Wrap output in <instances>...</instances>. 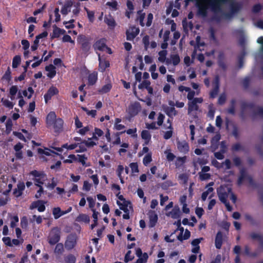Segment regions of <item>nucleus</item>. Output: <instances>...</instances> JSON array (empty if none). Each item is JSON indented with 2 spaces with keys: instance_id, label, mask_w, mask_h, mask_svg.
Listing matches in <instances>:
<instances>
[{
  "instance_id": "1",
  "label": "nucleus",
  "mask_w": 263,
  "mask_h": 263,
  "mask_svg": "<svg viewBox=\"0 0 263 263\" xmlns=\"http://www.w3.org/2000/svg\"><path fill=\"white\" fill-rule=\"evenodd\" d=\"M217 193L220 201L224 204L228 211H232L233 208L227 201V199L230 197L233 202L235 203L237 197L232 192L231 188L227 185H221L217 189Z\"/></svg>"
},
{
  "instance_id": "2",
  "label": "nucleus",
  "mask_w": 263,
  "mask_h": 263,
  "mask_svg": "<svg viewBox=\"0 0 263 263\" xmlns=\"http://www.w3.org/2000/svg\"><path fill=\"white\" fill-rule=\"evenodd\" d=\"M46 123L48 127L53 125L55 132H60L63 129V121L61 118L56 119L54 112L51 111L48 114L46 118Z\"/></svg>"
},
{
  "instance_id": "3",
  "label": "nucleus",
  "mask_w": 263,
  "mask_h": 263,
  "mask_svg": "<svg viewBox=\"0 0 263 263\" xmlns=\"http://www.w3.org/2000/svg\"><path fill=\"white\" fill-rule=\"evenodd\" d=\"M228 3H230V11L229 12L223 13V14L224 17L227 19H230L231 17H232L236 13L238 12V11L241 9L242 7V5L241 3L236 2H234V0H230L222 5V9L221 11L216 13L215 14H216L222 12L223 6Z\"/></svg>"
},
{
  "instance_id": "4",
  "label": "nucleus",
  "mask_w": 263,
  "mask_h": 263,
  "mask_svg": "<svg viewBox=\"0 0 263 263\" xmlns=\"http://www.w3.org/2000/svg\"><path fill=\"white\" fill-rule=\"evenodd\" d=\"M60 239V231L58 228H54L51 230L49 236V243L53 245Z\"/></svg>"
},
{
  "instance_id": "5",
  "label": "nucleus",
  "mask_w": 263,
  "mask_h": 263,
  "mask_svg": "<svg viewBox=\"0 0 263 263\" xmlns=\"http://www.w3.org/2000/svg\"><path fill=\"white\" fill-rule=\"evenodd\" d=\"M77 240V236L76 234H70L67 238L65 242V247L67 250L72 249L76 246Z\"/></svg>"
},
{
  "instance_id": "6",
  "label": "nucleus",
  "mask_w": 263,
  "mask_h": 263,
  "mask_svg": "<svg viewBox=\"0 0 263 263\" xmlns=\"http://www.w3.org/2000/svg\"><path fill=\"white\" fill-rule=\"evenodd\" d=\"M240 175L238 180V184L239 185H240L243 180L245 179L248 180L250 183H252V179L251 177L248 175L246 170L244 168L240 169Z\"/></svg>"
},
{
  "instance_id": "7",
  "label": "nucleus",
  "mask_w": 263,
  "mask_h": 263,
  "mask_svg": "<svg viewBox=\"0 0 263 263\" xmlns=\"http://www.w3.org/2000/svg\"><path fill=\"white\" fill-rule=\"evenodd\" d=\"M139 33V29L135 27L131 28L126 31V37L127 40H133Z\"/></svg>"
},
{
  "instance_id": "8",
  "label": "nucleus",
  "mask_w": 263,
  "mask_h": 263,
  "mask_svg": "<svg viewBox=\"0 0 263 263\" xmlns=\"http://www.w3.org/2000/svg\"><path fill=\"white\" fill-rule=\"evenodd\" d=\"M141 107L140 103L138 102H135L129 106L128 112L131 116H134L138 113Z\"/></svg>"
},
{
  "instance_id": "9",
  "label": "nucleus",
  "mask_w": 263,
  "mask_h": 263,
  "mask_svg": "<svg viewBox=\"0 0 263 263\" xmlns=\"http://www.w3.org/2000/svg\"><path fill=\"white\" fill-rule=\"evenodd\" d=\"M117 204L120 206V209L125 213H129L130 211L133 210L132 204L129 201H125L124 202L122 203L118 201Z\"/></svg>"
},
{
  "instance_id": "10",
  "label": "nucleus",
  "mask_w": 263,
  "mask_h": 263,
  "mask_svg": "<svg viewBox=\"0 0 263 263\" xmlns=\"http://www.w3.org/2000/svg\"><path fill=\"white\" fill-rule=\"evenodd\" d=\"M58 92L59 91L57 88L51 87L47 91V92L44 95L46 103L48 102V101L53 96L57 94Z\"/></svg>"
},
{
  "instance_id": "11",
  "label": "nucleus",
  "mask_w": 263,
  "mask_h": 263,
  "mask_svg": "<svg viewBox=\"0 0 263 263\" xmlns=\"http://www.w3.org/2000/svg\"><path fill=\"white\" fill-rule=\"evenodd\" d=\"M148 215L149 219V226L151 228L154 227L158 220L157 215L153 211H149L148 212Z\"/></svg>"
},
{
  "instance_id": "12",
  "label": "nucleus",
  "mask_w": 263,
  "mask_h": 263,
  "mask_svg": "<svg viewBox=\"0 0 263 263\" xmlns=\"http://www.w3.org/2000/svg\"><path fill=\"white\" fill-rule=\"evenodd\" d=\"M177 147L180 152L183 153H187L189 149L188 144L184 141H178Z\"/></svg>"
},
{
  "instance_id": "13",
  "label": "nucleus",
  "mask_w": 263,
  "mask_h": 263,
  "mask_svg": "<svg viewBox=\"0 0 263 263\" xmlns=\"http://www.w3.org/2000/svg\"><path fill=\"white\" fill-rule=\"evenodd\" d=\"M94 48L100 51H103L106 47L104 39H101L97 41L93 45Z\"/></svg>"
},
{
  "instance_id": "14",
  "label": "nucleus",
  "mask_w": 263,
  "mask_h": 263,
  "mask_svg": "<svg viewBox=\"0 0 263 263\" xmlns=\"http://www.w3.org/2000/svg\"><path fill=\"white\" fill-rule=\"evenodd\" d=\"M220 139V135L216 134L211 140V148L213 151L218 148V142Z\"/></svg>"
},
{
  "instance_id": "15",
  "label": "nucleus",
  "mask_w": 263,
  "mask_h": 263,
  "mask_svg": "<svg viewBox=\"0 0 263 263\" xmlns=\"http://www.w3.org/2000/svg\"><path fill=\"white\" fill-rule=\"evenodd\" d=\"M55 67L52 64L46 66L45 70L48 72L47 73V77L52 78L56 74V71L55 70Z\"/></svg>"
},
{
  "instance_id": "16",
  "label": "nucleus",
  "mask_w": 263,
  "mask_h": 263,
  "mask_svg": "<svg viewBox=\"0 0 263 263\" xmlns=\"http://www.w3.org/2000/svg\"><path fill=\"white\" fill-rule=\"evenodd\" d=\"M53 27V30L52 38L58 37L60 35L63 34L65 32L64 30L58 28L56 25H54Z\"/></svg>"
},
{
  "instance_id": "17",
  "label": "nucleus",
  "mask_w": 263,
  "mask_h": 263,
  "mask_svg": "<svg viewBox=\"0 0 263 263\" xmlns=\"http://www.w3.org/2000/svg\"><path fill=\"white\" fill-rule=\"evenodd\" d=\"M222 244V234L221 232H218L215 238V246L217 249H220Z\"/></svg>"
},
{
  "instance_id": "18",
  "label": "nucleus",
  "mask_w": 263,
  "mask_h": 263,
  "mask_svg": "<svg viewBox=\"0 0 263 263\" xmlns=\"http://www.w3.org/2000/svg\"><path fill=\"white\" fill-rule=\"evenodd\" d=\"M99 70L101 72H103L106 68L109 67V63L108 61L105 60H102L100 54H99Z\"/></svg>"
},
{
  "instance_id": "19",
  "label": "nucleus",
  "mask_w": 263,
  "mask_h": 263,
  "mask_svg": "<svg viewBox=\"0 0 263 263\" xmlns=\"http://www.w3.org/2000/svg\"><path fill=\"white\" fill-rule=\"evenodd\" d=\"M257 26L263 29V21H259L257 23ZM257 43L261 44L260 51L263 53V37H260L257 40Z\"/></svg>"
},
{
  "instance_id": "20",
  "label": "nucleus",
  "mask_w": 263,
  "mask_h": 263,
  "mask_svg": "<svg viewBox=\"0 0 263 263\" xmlns=\"http://www.w3.org/2000/svg\"><path fill=\"white\" fill-rule=\"evenodd\" d=\"M104 21L110 27L114 28L116 26V23L114 18L110 15L105 17Z\"/></svg>"
},
{
  "instance_id": "21",
  "label": "nucleus",
  "mask_w": 263,
  "mask_h": 263,
  "mask_svg": "<svg viewBox=\"0 0 263 263\" xmlns=\"http://www.w3.org/2000/svg\"><path fill=\"white\" fill-rule=\"evenodd\" d=\"M166 114L170 117H173L177 114V111L174 107H166L164 109Z\"/></svg>"
},
{
  "instance_id": "22",
  "label": "nucleus",
  "mask_w": 263,
  "mask_h": 263,
  "mask_svg": "<svg viewBox=\"0 0 263 263\" xmlns=\"http://www.w3.org/2000/svg\"><path fill=\"white\" fill-rule=\"evenodd\" d=\"M250 236L252 239L257 240L261 244L263 245V236H262L260 234L253 232L250 233Z\"/></svg>"
},
{
  "instance_id": "23",
  "label": "nucleus",
  "mask_w": 263,
  "mask_h": 263,
  "mask_svg": "<svg viewBox=\"0 0 263 263\" xmlns=\"http://www.w3.org/2000/svg\"><path fill=\"white\" fill-rule=\"evenodd\" d=\"M180 211L178 206H175V208L170 212V215L174 219L178 218L180 217Z\"/></svg>"
},
{
  "instance_id": "24",
  "label": "nucleus",
  "mask_w": 263,
  "mask_h": 263,
  "mask_svg": "<svg viewBox=\"0 0 263 263\" xmlns=\"http://www.w3.org/2000/svg\"><path fill=\"white\" fill-rule=\"evenodd\" d=\"M188 114H190L194 110H197L198 109V106L195 104L193 101H191L188 103Z\"/></svg>"
},
{
  "instance_id": "25",
  "label": "nucleus",
  "mask_w": 263,
  "mask_h": 263,
  "mask_svg": "<svg viewBox=\"0 0 263 263\" xmlns=\"http://www.w3.org/2000/svg\"><path fill=\"white\" fill-rule=\"evenodd\" d=\"M64 251L63 245L62 243H58L54 249V253L60 255H61Z\"/></svg>"
},
{
  "instance_id": "26",
  "label": "nucleus",
  "mask_w": 263,
  "mask_h": 263,
  "mask_svg": "<svg viewBox=\"0 0 263 263\" xmlns=\"http://www.w3.org/2000/svg\"><path fill=\"white\" fill-rule=\"evenodd\" d=\"M89 216L86 214H80L77 218V221L78 222H89Z\"/></svg>"
},
{
  "instance_id": "27",
  "label": "nucleus",
  "mask_w": 263,
  "mask_h": 263,
  "mask_svg": "<svg viewBox=\"0 0 263 263\" xmlns=\"http://www.w3.org/2000/svg\"><path fill=\"white\" fill-rule=\"evenodd\" d=\"M97 80V75L95 73H91L88 77V82L90 85H93Z\"/></svg>"
},
{
  "instance_id": "28",
  "label": "nucleus",
  "mask_w": 263,
  "mask_h": 263,
  "mask_svg": "<svg viewBox=\"0 0 263 263\" xmlns=\"http://www.w3.org/2000/svg\"><path fill=\"white\" fill-rule=\"evenodd\" d=\"M65 262L67 263H75L76 258L72 254H69L65 257Z\"/></svg>"
},
{
  "instance_id": "29",
  "label": "nucleus",
  "mask_w": 263,
  "mask_h": 263,
  "mask_svg": "<svg viewBox=\"0 0 263 263\" xmlns=\"http://www.w3.org/2000/svg\"><path fill=\"white\" fill-rule=\"evenodd\" d=\"M21 63V57L19 55H16L14 57L12 62V67L16 68Z\"/></svg>"
},
{
  "instance_id": "30",
  "label": "nucleus",
  "mask_w": 263,
  "mask_h": 263,
  "mask_svg": "<svg viewBox=\"0 0 263 263\" xmlns=\"http://www.w3.org/2000/svg\"><path fill=\"white\" fill-rule=\"evenodd\" d=\"M167 54L166 50H162L159 52V57L158 60L161 62H164L165 60L166 55Z\"/></svg>"
},
{
  "instance_id": "31",
  "label": "nucleus",
  "mask_w": 263,
  "mask_h": 263,
  "mask_svg": "<svg viewBox=\"0 0 263 263\" xmlns=\"http://www.w3.org/2000/svg\"><path fill=\"white\" fill-rule=\"evenodd\" d=\"M141 137L142 139L148 141L151 139V136L148 130H144L142 132Z\"/></svg>"
},
{
  "instance_id": "32",
  "label": "nucleus",
  "mask_w": 263,
  "mask_h": 263,
  "mask_svg": "<svg viewBox=\"0 0 263 263\" xmlns=\"http://www.w3.org/2000/svg\"><path fill=\"white\" fill-rule=\"evenodd\" d=\"M53 214L55 219L59 218L63 214L60 208H55L53 209Z\"/></svg>"
},
{
  "instance_id": "33",
  "label": "nucleus",
  "mask_w": 263,
  "mask_h": 263,
  "mask_svg": "<svg viewBox=\"0 0 263 263\" xmlns=\"http://www.w3.org/2000/svg\"><path fill=\"white\" fill-rule=\"evenodd\" d=\"M214 189L212 187H210L208 189V190L204 192L201 195V198L203 201H205L208 195L211 192L213 191Z\"/></svg>"
},
{
  "instance_id": "34",
  "label": "nucleus",
  "mask_w": 263,
  "mask_h": 263,
  "mask_svg": "<svg viewBox=\"0 0 263 263\" xmlns=\"http://www.w3.org/2000/svg\"><path fill=\"white\" fill-rule=\"evenodd\" d=\"M111 87V85L108 84L103 86L102 88L100 90H99V91L100 93H105L108 92L110 90Z\"/></svg>"
},
{
  "instance_id": "35",
  "label": "nucleus",
  "mask_w": 263,
  "mask_h": 263,
  "mask_svg": "<svg viewBox=\"0 0 263 263\" xmlns=\"http://www.w3.org/2000/svg\"><path fill=\"white\" fill-rule=\"evenodd\" d=\"M46 180V176H42V177H39V178H35L34 179V181L35 182V184H43Z\"/></svg>"
},
{
  "instance_id": "36",
  "label": "nucleus",
  "mask_w": 263,
  "mask_h": 263,
  "mask_svg": "<svg viewBox=\"0 0 263 263\" xmlns=\"http://www.w3.org/2000/svg\"><path fill=\"white\" fill-rule=\"evenodd\" d=\"M18 189V194L16 195V197H19L22 195V191L25 189V184L23 182H20L17 184Z\"/></svg>"
},
{
  "instance_id": "37",
  "label": "nucleus",
  "mask_w": 263,
  "mask_h": 263,
  "mask_svg": "<svg viewBox=\"0 0 263 263\" xmlns=\"http://www.w3.org/2000/svg\"><path fill=\"white\" fill-rule=\"evenodd\" d=\"M209 111L208 113V116L209 117L211 118V119H213L214 116V113H215V109L213 107V105L210 104L209 105Z\"/></svg>"
},
{
  "instance_id": "38",
  "label": "nucleus",
  "mask_w": 263,
  "mask_h": 263,
  "mask_svg": "<svg viewBox=\"0 0 263 263\" xmlns=\"http://www.w3.org/2000/svg\"><path fill=\"white\" fill-rule=\"evenodd\" d=\"M171 59L174 65H177L180 62V58L178 54L172 55Z\"/></svg>"
},
{
  "instance_id": "39",
  "label": "nucleus",
  "mask_w": 263,
  "mask_h": 263,
  "mask_svg": "<svg viewBox=\"0 0 263 263\" xmlns=\"http://www.w3.org/2000/svg\"><path fill=\"white\" fill-rule=\"evenodd\" d=\"M219 87L217 86H214L213 89L210 92V97L212 98H214L216 97L217 95L219 92Z\"/></svg>"
},
{
  "instance_id": "40",
  "label": "nucleus",
  "mask_w": 263,
  "mask_h": 263,
  "mask_svg": "<svg viewBox=\"0 0 263 263\" xmlns=\"http://www.w3.org/2000/svg\"><path fill=\"white\" fill-rule=\"evenodd\" d=\"M152 156L151 154L148 153L146 155L143 159V163L145 165H147L152 161Z\"/></svg>"
},
{
  "instance_id": "41",
  "label": "nucleus",
  "mask_w": 263,
  "mask_h": 263,
  "mask_svg": "<svg viewBox=\"0 0 263 263\" xmlns=\"http://www.w3.org/2000/svg\"><path fill=\"white\" fill-rule=\"evenodd\" d=\"M225 149H221V152L215 153V157L219 160L223 159L224 158L223 154L225 153Z\"/></svg>"
},
{
  "instance_id": "42",
  "label": "nucleus",
  "mask_w": 263,
  "mask_h": 263,
  "mask_svg": "<svg viewBox=\"0 0 263 263\" xmlns=\"http://www.w3.org/2000/svg\"><path fill=\"white\" fill-rule=\"evenodd\" d=\"M150 82L147 80H145L143 81V82L139 84L138 86V88L139 89H143L144 88L147 89L150 85Z\"/></svg>"
},
{
  "instance_id": "43",
  "label": "nucleus",
  "mask_w": 263,
  "mask_h": 263,
  "mask_svg": "<svg viewBox=\"0 0 263 263\" xmlns=\"http://www.w3.org/2000/svg\"><path fill=\"white\" fill-rule=\"evenodd\" d=\"M235 100L231 101V105L228 110V112L230 114L234 115L235 114Z\"/></svg>"
},
{
  "instance_id": "44",
  "label": "nucleus",
  "mask_w": 263,
  "mask_h": 263,
  "mask_svg": "<svg viewBox=\"0 0 263 263\" xmlns=\"http://www.w3.org/2000/svg\"><path fill=\"white\" fill-rule=\"evenodd\" d=\"M87 41H88V39L84 35H80L78 37V42L80 44H83V43H86Z\"/></svg>"
},
{
  "instance_id": "45",
  "label": "nucleus",
  "mask_w": 263,
  "mask_h": 263,
  "mask_svg": "<svg viewBox=\"0 0 263 263\" xmlns=\"http://www.w3.org/2000/svg\"><path fill=\"white\" fill-rule=\"evenodd\" d=\"M131 253V251H128L124 257V261L125 262H128L134 259V256L130 255Z\"/></svg>"
},
{
  "instance_id": "46",
  "label": "nucleus",
  "mask_w": 263,
  "mask_h": 263,
  "mask_svg": "<svg viewBox=\"0 0 263 263\" xmlns=\"http://www.w3.org/2000/svg\"><path fill=\"white\" fill-rule=\"evenodd\" d=\"M30 174L32 176H34L35 178H39L42 177V176H46V175L43 173L37 172L36 170L31 171L30 172Z\"/></svg>"
},
{
  "instance_id": "47",
  "label": "nucleus",
  "mask_w": 263,
  "mask_h": 263,
  "mask_svg": "<svg viewBox=\"0 0 263 263\" xmlns=\"http://www.w3.org/2000/svg\"><path fill=\"white\" fill-rule=\"evenodd\" d=\"M2 101L3 103V105H4L5 106H6L8 108H13V103L9 101V100H4V99H2Z\"/></svg>"
},
{
  "instance_id": "48",
  "label": "nucleus",
  "mask_w": 263,
  "mask_h": 263,
  "mask_svg": "<svg viewBox=\"0 0 263 263\" xmlns=\"http://www.w3.org/2000/svg\"><path fill=\"white\" fill-rule=\"evenodd\" d=\"M34 221H36V223L38 224L41 223L42 221V217L40 216L37 217L36 215H34L32 216V218L30 219V221L32 222Z\"/></svg>"
},
{
  "instance_id": "49",
  "label": "nucleus",
  "mask_w": 263,
  "mask_h": 263,
  "mask_svg": "<svg viewBox=\"0 0 263 263\" xmlns=\"http://www.w3.org/2000/svg\"><path fill=\"white\" fill-rule=\"evenodd\" d=\"M83 110L85 111L88 115L91 116L92 117H95L96 115V110H89L86 107H82Z\"/></svg>"
},
{
  "instance_id": "50",
  "label": "nucleus",
  "mask_w": 263,
  "mask_h": 263,
  "mask_svg": "<svg viewBox=\"0 0 263 263\" xmlns=\"http://www.w3.org/2000/svg\"><path fill=\"white\" fill-rule=\"evenodd\" d=\"M81 45V48L85 52L88 51L90 49V45L88 41L86 43H83Z\"/></svg>"
},
{
  "instance_id": "51",
  "label": "nucleus",
  "mask_w": 263,
  "mask_h": 263,
  "mask_svg": "<svg viewBox=\"0 0 263 263\" xmlns=\"http://www.w3.org/2000/svg\"><path fill=\"white\" fill-rule=\"evenodd\" d=\"M199 178L201 180H204L210 178V175L206 173H199Z\"/></svg>"
},
{
  "instance_id": "52",
  "label": "nucleus",
  "mask_w": 263,
  "mask_h": 263,
  "mask_svg": "<svg viewBox=\"0 0 263 263\" xmlns=\"http://www.w3.org/2000/svg\"><path fill=\"white\" fill-rule=\"evenodd\" d=\"M21 225L22 228H26L28 226V220L26 217H23L21 219Z\"/></svg>"
},
{
  "instance_id": "53",
  "label": "nucleus",
  "mask_w": 263,
  "mask_h": 263,
  "mask_svg": "<svg viewBox=\"0 0 263 263\" xmlns=\"http://www.w3.org/2000/svg\"><path fill=\"white\" fill-rule=\"evenodd\" d=\"M12 125L13 124L11 120L9 119L7 121L6 124V131H7L8 133H10V132L11 130Z\"/></svg>"
},
{
  "instance_id": "54",
  "label": "nucleus",
  "mask_w": 263,
  "mask_h": 263,
  "mask_svg": "<svg viewBox=\"0 0 263 263\" xmlns=\"http://www.w3.org/2000/svg\"><path fill=\"white\" fill-rule=\"evenodd\" d=\"M38 152L40 154H44L45 155L49 156L50 155V152H52L53 153H54V152L50 151V149H46L45 151L42 149V148H39L38 149ZM55 154H56L55 153Z\"/></svg>"
},
{
  "instance_id": "55",
  "label": "nucleus",
  "mask_w": 263,
  "mask_h": 263,
  "mask_svg": "<svg viewBox=\"0 0 263 263\" xmlns=\"http://www.w3.org/2000/svg\"><path fill=\"white\" fill-rule=\"evenodd\" d=\"M222 165H226V169L229 170L231 168V162L229 159H226L224 162L221 163Z\"/></svg>"
},
{
  "instance_id": "56",
  "label": "nucleus",
  "mask_w": 263,
  "mask_h": 263,
  "mask_svg": "<svg viewBox=\"0 0 263 263\" xmlns=\"http://www.w3.org/2000/svg\"><path fill=\"white\" fill-rule=\"evenodd\" d=\"M130 167L132 169V172H138L139 170L138 167V165L136 163H132L130 164Z\"/></svg>"
},
{
  "instance_id": "57",
  "label": "nucleus",
  "mask_w": 263,
  "mask_h": 263,
  "mask_svg": "<svg viewBox=\"0 0 263 263\" xmlns=\"http://www.w3.org/2000/svg\"><path fill=\"white\" fill-rule=\"evenodd\" d=\"M10 74H11V72H10V70L9 69V68H8V69L5 72V73L3 76V79L7 80L8 81H9L10 80V78H11Z\"/></svg>"
},
{
  "instance_id": "58",
  "label": "nucleus",
  "mask_w": 263,
  "mask_h": 263,
  "mask_svg": "<svg viewBox=\"0 0 263 263\" xmlns=\"http://www.w3.org/2000/svg\"><path fill=\"white\" fill-rule=\"evenodd\" d=\"M142 41H143V44H144L145 48L146 50L149 45V36L148 35L145 36L143 38Z\"/></svg>"
},
{
  "instance_id": "59",
  "label": "nucleus",
  "mask_w": 263,
  "mask_h": 263,
  "mask_svg": "<svg viewBox=\"0 0 263 263\" xmlns=\"http://www.w3.org/2000/svg\"><path fill=\"white\" fill-rule=\"evenodd\" d=\"M203 212L204 211L203 209L201 208H197L196 209L195 213L199 218H201V217L203 215Z\"/></svg>"
},
{
  "instance_id": "60",
  "label": "nucleus",
  "mask_w": 263,
  "mask_h": 263,
  "mask_svg": "<svg viewBox=\"0 0 263 263\" xmlns=\"http://www.w3.org/2000/svg\"><path fill=\"white\" fill-rule=\"evenodd\" d=\"M262 6L260 4H256L253 7V12L254 13L258 12L261 10Z\"/></svg>"
},
{
  "instance_id": "61",
  "label": "nucleus",
  "mask_w": 263,
  "mask_h": 263,
  "mask_svg": "<svg viewBox=\"0 0 263 263\" xmlns=\"http://www.w3.org/2000/svg\"><path fill=\"white\" fill-rule=\"evenodd\" d=\"M233 162H234V164L236 166H240L241 163V160L240 158L239 157H234V158L233 159Z\"/></svg>"
},
{
  "instance_id": "62",
  "label": "nucleus",
  "mask_w": 263,
  "mask_h": 263,
  "mask_svg": "<svg viewBox=\"0 0 263 263\" xmlns=\"http://www.w3.org/2000/svg\"><path fill=\"white\" fill-rule=\"evenodd\" d=\"M22 44L23 45V49L25 50H27L29 48V46H30V44H29V42L26 40H23L22 41Z\"/></svg>"
},
{
  "instance_id": "63",
  "label": "nucleus",
  "mask_w": 263,
  "mask_h": 263,
  "mask_svg": "<svg viewBox=\"0 0 263 263\" xmlns=\"http://www.w3.org/2000/svg\"><path fill=\"white\" fill-rule=\"evenodd\" d=\"M226 100V97L224 94H222L220 96L218 99V103L220 105H222L224 103Z\"/></svg>"
},
{
  "instance_id": "64",
  "label": "nucleus",
  "mask_w": 263,
  "mask_h": 263,
  "mask_svg": "<svg viewBox=\"0 0 263 263\" xmlns=\"http://www.w3.org/2000/svg\"><path fill=\"white\" fill-rule=\"evenodd\" d=\"M87 200L89 203V207L91 209L93 208L95 204V202L93 199L91 197H88L87 198Z\"/></svg>"
}]
</instances>
